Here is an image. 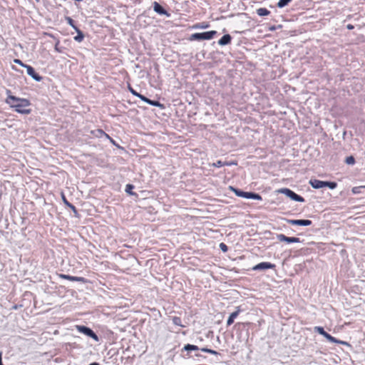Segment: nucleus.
I'll return each instance as SVG.
<instances>
[{"instance_id": "1", "label": "nucleus", "mask_w": 365, "mask_h": 365, "mask_svg": "<svg viewBox=\"0 0 365 365\" xmlns=\"http://www.w3.org/2000/svg\"><path fill=\"white\" fill-rule=\"evenodd\" d=\"M6 103L19 113L29 114L31 113V109L27 108L30 106V102L26 98H17L9 94L6 99Z\"/></svg>"}, {"instance_id": "2", "label": "nucleus", "mask_w": 365, "mask_h": 365, "mask_svg": "<svg viewBox=\"0 0 365 365\" xmlns=\"http://www.w3.org/2000/svg\"><path fill=\"white\" fill-rule=\"evenodd\" d=\"M215 31H210L202 33H195L191 36L192 40H210L216 34Z\"/></svg>"}, {"instance_id": "3", "label": "nucleus", "mask_w": 365, "mask_h": 365, "mask_svg": "<svg viewBox=\"0 0 365 365\" xmlns=\"http://www.w3.org/2000/svg\"><path fill=\"white\" fill-rule=\"evenodd\" d=\"M278 192L285 195L287 197H289L292 200L300 202H304V199L302 197L298 195L297 194H296L292 190L288 188H282L278 190Z\"/></svg>"}, {"instance_id": "4", "label": "nucleus", "mask_w": 365, "mask_h": 365, "mask_svg": "<svg viewBox=\"0 0 365 365\" xmlns=\"http://www.w3.org/2000/svg\"><path fill=\"white\" fill-rule=\"evenodd\" d=\"M77 329L80 332L91 337L96 341H98L99 339L98 336L90 328L86 327L85 326H77Z\"/></svg>"}, {"instance_id": "5", "label": "nucleus", "mask_w": 365, "mask_h": 365, "mask_svg": "<svg viewBox=\"0 0 365 365\" xmlns=\"http://www.w3.org/2000/svg\"><path fill=\"white\" fill-rule=\"evenodd\" d=\"M277 239L280 242H285L287 243H298L300 242V240L298 237H287L283 234H279L277 235Z\"/></svg>"}, {"instance_id": "6", "label": "nucleus", "mask_w": 365, "mask_h": 365, "mask_svg": "<svg viewBox=\"0 0 365 365\" xmlns=\"http://www.w3.org/2000/svg\"><path fill=\"white\" fill-rule=\"evenodd\" d=\"M287 223L292 225L309 226L312 225L309 220H287Z\"/></svg>"}, {"instance_id": "7", "label": "nucleus", "mask_w": 365, "mask_h": 365, "mask_svg": "<svg viewBox=\"0 0 365 365\" xmlns=\"http://www.w3.org/2000/svg\"><path fill=\"white\" fill-rule=\"evenodd\" d=\"M26 68L27 74L29 76H30L34 80H35L36 81H38V82H39L42 80V77L35 72L33 67L27 65V66H26Z\"/></svg>"}, {"instance_id": "8", "label": "nucleus", "mask_w": 365, "mask_h": 365, "mask_svg": "<svg viewBox=\"0 0 365 365\" xmlns=\"http://www.w3.org/2000/svg\"><path fill=\"white\" fill-rule=\"evenodd\" d=\"M309 184L313 188L319 189L325 187V181L314 179L310 180Z\"/></svg>"}, {"instance_id": "9", "label": "nucleus", "mask_w": 365, "mask_h": 365, "mask_svg": "<svg viewBox=\"0 0 365 365\" xmlns=\"http://www.w3.org/2000/svg\"><path fill=\"white\" fill-rule=\"evenodd\" d=\"M274 264L269 262H261L253 267L254 270L267 269L274 267Z\"/></svg>"}, {"instance_id": "10", "label": "nucleus", "mask_w": 365, "mask_h": 365, "mask_svg": "<svg viewBox=\"0 0 365 365\" xmlns=\"http://www.w3.org/2000/svg\"><path fill=\"white\" fill-rule=\"evenodd\" d=\"M153 10L159 14L169 16L168 13L158 2H154Z\"/></svg>"}, {"instance_id": "11", "label": "nucleus", "mask_w": 365, "mask_h": 365, "mask_svg": "<svg viewBox=\"0 0 365 365\" xmlns=\"http://www.w3.org/2000/svg\"><path fill=\"white\" fill-rule=\"evenodd\" d=\"M230 189L231 190H232L235 193V195L238 197H244V198H247V199H248V197H249V194H250L249 192H244V191H242L237 188H235L232 186L230 187Z\"/></svg>"}, {"instance_id": "12", "label": "nucleus", "mask_w": 365, "mask_h": 365, "mask_svg": "<svg viewBox=\"0 0 365 365\" xmlns=\"http://www.w3.org/2000/svg\"><path fill=\"white\" fill-rule=\"evenodd\" d=\"M240 312V309L238 307H237V310L235 312H232L230 315V317L227 321V326H230L234 322L235 319L238 316Z\"/></svg>"}, {"instance_id": "13", "label": "nucleus", "mask_w": 365, "mask_h": 365, "mask_svg": "<svg viewBox=\"0 0 365 365\" xmlns=\"http://www.w3.org/2000/svg\"><path fill=\"white\" fill-rule=\"evenodd\" d=\"M61 277L71 280V281L82 282H85V279L81 277H73V276H70V275H67V274H61Z\"/></svg>"}, {"instance_id": "14", "label": "nucleus", "mask_w": 365, "mask_h": 365, "mask_svg": "<svg viewBox=\"0 0 365 365\" xmlns=\"http://www.w3.org/2000/svg\"><path fill=\"white\" fill-rule=\"evenodd\" d=\"M231 39H232V38H231L230 35L225 34L219 40L218 43L220 46L227 45L230 43Z\"/></svg>"}, {"instance_id": "15", "label": "nucleus", "mask_w": 365, "mask_h": 365, "mask_svg": "<svg viewBox=\"0 0 365 365\" xmlns=\"http://www.w3.org/2000/svg\"><path fill=\"white\" fill-rule=\"evenodd\" d=\"M140 99H141L143 101L151 105V106H158V107H161L162 105L160 104V102L158 101H151L150 99H148V98H146L145 96H140Z\"/></svg>"}, {"instance_id": "16", "label": "nucleus", "mask_w": 365, "mask_h": 365, "mask_svg": "<svg viewBox=\"0 0 365 365\" xmlns=\"http://www.w3.org/2000/svg\"><path fill=\"white\" fill-rule=\"evenodd\" d=\"M270 11L266 8H259L257 10V14L260 16H264L269 15Z\"/></svg>"}, {"instance_id": "17", "label": "nucleus", "mask_w": 365, "mask_h": 365, "mask_svg": "<svg viewBox=\"0 0 365 365\" xmlns=\"http://www.w3.org/2000/svg\"><path fill=\"white\" fill-rule=\"evenodd\" d=\"M330 342H333V343H336V344H345L344 341H340V340H338L336 339H335L334 337H333L332 336H331L329 334L327 335V338H326Z\"/></svg>"}, {"instance_id": "18", "label": "nucleus", "mask_w": 365, "mask_h": 365, "mask_svg": "<svg viewBox=\"0 0 365 365\" xmlns=\"http://www.w3.org/2000/svg\"><path fill=\"white\" fill-rule=\"evenodd\" d=\"M225 165H228V162H225V161L224 162L222 160H217L216 163H213L212 164V166L217 167V168L225 166Z\"/></svg>"}, {"instance_id": "19", "label": "nucleus", "mask_w": 365, "mask_h": 365, "mask_svg": "<svg viewBox=\"0 0 365 365\" xmlns=\"http://www.w3.org/2000/svg\"><path fill=\"white\" fill-rule=\"evenodd\" d=\"M248 199L261 200L262 197L259 194L254 193V192H250Z\"/></svg>"}, {"instance_id": "20", "label": "nucleus", "mask_w": 365, "mask_h": 365, "mask_svg": "<svg viewBox=\"0 0 365 365\" xmlns=\"http://www.w3.org/2000/svg\"><path fill=\"white\" fill-rule=\"evenodd\" d=\"M292 0H279L277 3V6L279 8H282L287 5Z\"/></svg>"}, {"instance_id": "21", "label": "nucleus", "mask_w": 365, "mask_h": 365, "mask_svg": "<svg viewBox=\"0 0 365 365\" xmlns=\"http://www.w3.org/2000/svg\"><path fill=\"white\" fill-rule=\"evenodd\" d=\"M184 349L186 351H195L198 350V347L195 345L187 344L184 346Z\"/></svg>"}, {"instance_id": "22", "label": "nucleus", "mask_w": 365, "mask_h": 365, "mask_svg": "<svg viewBox=\"0 0 365 365\" xmlns=\"http://www.w3.org/2000/svg\"><path fill=\"white\" fill-rule=\"evenodd\" d=\"M92 133L93 135H95L96 137L101 138V137L103 136V135L105 134V132L101 129H98L95 131H92Z\"/></svg>"}, {"instance_id": "23", "label": "nucleus", "mask_w": 365, "mask_h": 365, "mask_svg": "<svg viewBox=\"0 0 365 365\" xmlns=\"http://www.w3.org/2000/svg\"><path fill=\"white\" fill-rule=\"evenodd\" d=\"M337 184L334 182L325 181V187H328L330 189H334L336 187Z\"/></svg>"}, {"instance_id": "24", "label": "nucleus", "mask_w": 365, "mask_h": 365, "mask_svg": "<svg viewBox=\"0 0 365 365\" xmlns=\"http://www.w3.org/2000/svg\"><path fill=\"white\" fill-rule=\"evenodd\" d=\"M77 31H78V35L74 37V39L78 42H81L83 38V35L81 31H79V30H77Z\"/></svg>"}, {"instance_id": "25", "label": "nucleus", "mask_w": 365, "mask_h": 365, "mask_svg": "<svg viewBox=\"0 0 365 365\" xmlns=\"http://www.w3.org/2000/svg\"><path fill=\"white\" fill-rule=\"evenodd\" d=\"M345 162L348 165H353L355 163L354 158L353 156H349L346 158Z\"/></svg>"}, {"instance_id": "26", "label": "nucleus", "mask_w": 365, "mask_h": 365, "mask_svg": "<svg viewBox=\"0 0 365 365\" xmlns=\"http://www.w3.org/2000/svg\"><path fill=\"white\" fill-rule=\"evenodd\" d=\"M314 330L321 335H323L325 333L324 328L322 327H315Z\"/></svg>"}, {"instance_id": "27", "label": "nucleus", "mask_w": 365, "mask_h": 365, "mask_svg": "<svg viewBox=\"0 0 365 365\" xmlns=\"http://www.w3.org/2000/svg\"><path fill=\"white\" fill-rule=\"evenodd\" d=\"M128 90L130 91V93L134 95L135 96H137L140 98V96H142L141 94L138 93V92H136L132 87H130V86H128Z\"/></svg>"}, {"instance_id": "28", "label": "nucleus", "mask_w": 365, "mask_h": 365, "mask_svg": "<svg viewBox=\"0 0 365 365\" xmlns=\"http://www.w3.org/2000/svg\"><path fill=\"white\" fill-rule=\"evenodd\" d=\"M202 351H204V352L210 353V354H217V351H215L214 350H212V349H207V348L202 349Z\"/></svg>"}, {"instance_id": "29", "label": "nucleus", "mask_w": 365, "mask_h": 365, "mask_svg": "<svg viewBox=\"0 0 365 365\" xmlns=\"http://www.w3.org/2000/svg\"><path fill=\"white\" fill-rule=\"evenodd\" d=\"M14 62L15 63H16V64L20 65V66H22V67H24V68H26V66H27V65H26V64H24V63L21 60H19V59H14Z\"/></svg>"}, {"instance_id": "30", "label": "nucleus", "mask_w": 365, "mask_h": 365, "mask_svg": "<svg viewBox=\"0 0 365 365\" xmlns=\"http://www.w3.org/2000/svg\"><path fill=\"white\" fill-rule=\"evenodd\" d=\"M220 250H221L222 252H227V245H226L225 244H224V243H220Z\"/></svg>"}, {"instance_id": "31", "label": "nucleus", "mask_w": 365, "mask_h": 365, "mask_svg": "<svg viewBox=\"0 0 365 365\" xmlns=\"http://www.w3.org/2000/svg\"><path fill=\"white\" fill-rule=\"evenodd\" d=\"M173 323H174L175 324H176V325H180V322H181V320H180V319L179 317H173Z\"/></svg>"}, {"instance_id": "32", "label": "nucleus", "mask_w": 365, "mask_h": 365, "mask_svg": "<svg viewBox=\"0 0 365 365\" xmlns=\"http://www.w3.org/2000/svg\"><path fill=\"white\" fill-rule=\"evenodd\" d=\"M133 188V186L132 185H126V189H125V191L129 193V194H132L131 192V190Z\"/></svg>"}, {"instance_id": "33", "label": "nucleus", "mask_w": 365, "mask_h": 365, "mask_svg": "<svg viewBox=\"0 0 365 365\" xmlns=\"http://www.w3.org/2000/svg\"><path fill=\"white\" fill-rule=\"evenodd\" d=\"M67 20H68V23L69 24V25H71L72 27H73V28L76 29V28L75 27L74 24H73V21L72 20V19H71L70 17H68V18L67 19Z\"/></svg>"}, {"instance_id": "34", "label": "nucleus", "mask_w": 365, "mask_h": 365, "mask_svg": "<svg viewBox=\"0 0 365 365\" xmlns=\"http://www.w3.org/2000/svg\"><path fill=\"white\" fill-rule=\"evenodd\" d=\"M196 27H197V28L205 29V28L208 27V24H203L202 25H201V26H197Z\"/></svg>"}, {"instance_id": "35", "label": "nucleus", "mask_w": 365, "mask_h": 365, "mask_svg": "<svg viewBox=\"0 0 365 365\" xmlns=\"http://www.w3.org/2000/svg\"><path fill=\"white\" fill-rule=\"evenodd\" d=\"M58 43H59V42L58 41V42L56 43V45H55V48H55V50H56L57 52H59V53H60V52H61V50H60V49L58 48Z\"/></svg>"}, {"instance_id": "36", "label": "nucleus", "mask_w": 365, "mask_h": 365, "mask_svg": "<svg viewBox=\"0 0 365 365\" xmlns=\"http://www.w3.org/2000/svg\"><path fill=\"white\" fill-rule=\"evenodd\" d=\"M346 28L349 29V30H351L354 29V26H352L351 24H348L346 26Z\"/></svg>"}, {"instance_id": "37", "label": "nucleus", "mask_w": 365, "mask_h": 365, "mask_svg": "<svg viewBox=\"0 0 365 365\" xmlns=\"http://www.w3.org/2000/svg\"><path fill=\"white\" fill-rule=\"evenodd\" d=\"M110 142L112 144H113L114 145H115V146H117V147H119V146L115 143V140H114L113 138H111V139L110 140Z\"/></svg>"}, {"instance_id": "38", "label": "nucleus", "mask_w": 365, "mask_h": 365, "mask_svg": "<svg viewBox=\"0 0 365 365\" xmlns=\"http://www.w3.org/2000/svg\"><path fill=\"white\" fill-rule=\"evenodd\" d=\"M103 136H105L107 139H108L109 140L111 139V138L107 134L105 133V134L103 135Z\"/></svg>"}, {"instance_id": "39", "label": "nucleus", "mask_w": 365, "mask_h": 365, "mask_svg": "<svg viewBox=\"0 0 365 365\" xmlns=\"http://www.w3.org/2000/svg\"><path fill=\"white\" fill-rule=\"evenodd\" d=\"M237 165V163H235V162H230V163H228L227 165L229 166V165Z\"/></svg>"}, {"instance_id": "40", "label": "nucleus", "mask_w": 365, "mask_h": 365, "mask_svg": "<svg viewBox=\"0 0 365 365\" xmlns=\"http://www.w3.org/2000/svg\"><path fill=\"white\" fill-rule=\"evenodd\" d=\"M71 209H72V210L73 211V212H74V213H76V212H77V210H76V209L75 206H72V208H71Z\"/></svg>"}, {"instance_id": "41", "label": "nucleus", "mask_w": 365, "mask_h": 365, "mask_svg": "<svg viewBox=\"0 0 365 365\" xmlns=\"http://www.w3.org/2000/svg\"><path fill=\"white\" fill-rule=\"evenodd\" d=\"M63 201H64V202H65V204H66V205H68V203H69V202L66 200V198H65V197H64V196L63 197Z\"/></svg>"}, {"instance_id": "42", "label": "nucleus", "mask_w": 365, "mask_h": 365, "mask_svg": "<svg viewBox=\"0 0 365 365\" xmlns=\"http://www.w3.org/2000/svg\"><path fill=\"white\" fill-rule=\"evenodd\" d=\"M1 352H0V365H2V361H1Z\"/></svg>"}, {"instance_id": "43", "label": "nucleus", "mask_w": 365, "mask_h": 365, "mask_svg": "<svg viewBox=\"0 0 365 365\" xmlns=\"http://www.w3.org/2000/svg\"><path fill=\"white\" fill-rule=\"evenodd\" d=\"M328 334H328L327 332H326V331H325V333H324L322 336H324L325 338H327V335H328Z\"/></svg>"}, {"instance_id": "44", "label": "nucleus", "mask_w": 365, "mask_h": 365, "mask_svg": "<svg viewBox=\"0 0 365 365\" xmlns=\"http://www.w3.org/2000/svg\"><path fill=\"white\" fill-rule=\"evenodd\" d=\"M89 365H99V364L96 363V362H93V363L89 364Z\"/></svg>"}, {"instance_id": "45", "label": "nucleus", "mask_w": 365, "mask_h": 365, "mask_svg": "<svg viewBox=\"0 0 365 365\" xmlns=\"http://www.w3.org/2000/svg\"><path fill=\"white\" fill-rule=\"evenodd\" d=\"M70 208H72V206H73L72 204L71 203H68L67 205Z\"/></svg>"}, {"instance_id": "46", "label": "nucleus", "mask_w": 365, "mask_h": 365, "mask_svg": "<svg viewBox=\"0 0 365 365\" xmlns=\"http://www.w3.org/2000/svg\"><path fill=\"white\" fill-rule=\"evenodd\" d=\"M70 208H72V206H73L72 204L71 203H68L67 205Z\"/></svg>"}, {"instance_id": "47", "label": "nucleus", "mask_w": 365, "mask_h": 365, "mask_svg": "<svg viewBox=\"0 0 365 365\" xmlns=\"http://www.w3.org/2000/svg\"><path fill=\"white\" fill-rule=\"evenodd\" d=\"M70 208H72V206H73L72 204L71 203H68L67 205Z\"/></svg>"}, {"instance_id": "48", "label": "nucleus", "mask_w": 365, "mask_h": 365, "mask_svg": "<svg viewBox=\"0 0 365 365\" xmlns=\"http://www.w3.org/2000/svg\"><path fill=\"white\" fill-rule=\"evenodd\" d=\"M6 93H11V91H10L9 90H7Z\"/></svg>"}, {"instance_id": "49", "label": "nucleus", "mask_w": 365, "mask_h": 365, "mask_svg": "<svg viewBox=\"0 0 365 365\" xmlns=\"http://www.w3.org/2000/svg\"><path fill=\"white\" fill-rule=\"evenodd\" d=\"M36 1H39V0H36Z\"/></svg>"}]
</instances>
